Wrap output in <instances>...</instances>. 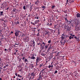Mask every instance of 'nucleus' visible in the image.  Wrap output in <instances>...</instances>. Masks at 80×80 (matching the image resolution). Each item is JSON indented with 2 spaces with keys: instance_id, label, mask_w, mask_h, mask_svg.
Returning a JSON list of instances; mask_svg holds the SVG:
<instances>
[{
  "instance_id": "2f4dec72",
  "label": "nucleus",
  "mask_w": 80,
  "mask_h": 80,
  "mask_svg": "<svg viewBox=\"0 0 80 80\" xmlns=\"http://www.w3.org/2000/svg\"><path fill=\"white\" fill-rule=\"evenodd\" d=\"M32 10V6H31V7L30 8V11H31Z\"/></svg>"
},
{
  "instance_id": "aec40b11",
  "label": "nucleus",
  "mask_w": 80,
  "mask_h": 80,
  "mask_svg": "<svg viewBox=\"0 0 80 80\" xmlns=\"http://www.w3.org/2000/svg\"><path fill=\"white\" fill-rule=\"evenodd\" d=\"M31 59H32L33 60H34V59H35V57L34 56H32L31 58Z\"/></svg>"
},
{
  "instance_id": "b1692460",
  "label": "nucleus",
  "mask_w": 80,
  "mask_h": 80,
  "mask_svg": "<svg viewBox=\"0 0 80 80\" xmlns=\"http://www.w3.org/2000/svg\"><path fill=\"white\" fill-rule=\"evenodd\" d=\"M1 6L3 8H4L5 7V4H2L1 5Z\"/></svg>"
},
{
  "instance_id": "20e7f679",
  "label": "nucleus",
  "mask_w": 80,
  "mask_h": 80,
  "mask_svg": "<svg viewBox=\"0 0 80 80\" xmlns=\"http://www.w3.org/2000/svg\"><path fill=\"white\" fill-rule=\"evenodd\" d=\"M20 31L19 30H16L15 31V36L16 37H18V35H20Z\"/></svg>"
},
{
  "instance_id": "c85d7f7f",
  "label": "nucleus",
  "mask_w": 80,
  "mask_h": 80,
  "mask_svg": "<svg viewBox=\"0 0 80 80\" xmlns=\"http://www.w3.org/2000/svg\"><path fill=\"white\" fill-rule=\"evenodd\" d=\"M45 49H47V48H48V45H45Z\"/></svg>"
},
{
  "instance_id": "3c124183",
  "label": "nucleus",
  "mask_w": 80,
  "mask_h": 80,
  "mask_svg": "<svg viewBox=\"0 0 80 80\" xmlns=\"http://www.w3.org/2000/svg\"><path fill=\"white\" fill-rule=\"evenodd\" d=\"M40 29H38V32H40Z\"/></svg>"
},
{
  "instance_id": "6e6d98bb",
  "label": "nucleus",
  "mask_w": 80,
  "mask_h": 80,
  "mask_svg": "<svg viewBox=\"0 0 80 80\" xmlns=\"http://www.w3.org/2000/svg\"><path fill=\"white\" fill-rule=\"evenodd\" d=\"M41 44H40V42H39V43L37 44V45H40Z\"/></svg>"
},
{
  "instance_id": "a19ab883",
  "label": "nucleus",
  "mask_w": 80,
  "mask_h": 80,
  "mask_svg": "<svg viewBox=\"0 0 80 80\" xmlns=\"http://www.w3.org/2000/svg\"><path fill=\"white\" fill-rule=\"evenodd\" d=\"M44 72H45V69H43L42 73H44Z\"/></svg>"
},
{
  "instance_id": "412c9836",
  "label": "nucleus",
  "mask_w": 80,
  "mask_h": 80,
  "mask_svg": "<svg viewBox=\"0 0 80 80\" xmlns=\"http://www.w3.org/2000/svg\"><path fill=\"white\" fill-rule=\"evenodd\" d=\"M40 46H41L42 47V49H44V46H43V45H42V44H41L40 45Z\"/></svg>"
},
{
  "instance_id": "473e14b6",
  "label": "nucleus",
  "mask_w": 80,
  "mask_h": 80,
  "mask_svg": "<svg viewBox=\"0 0 80 80\" xmlns=\"http://www.w3.org/2000/svg\"><path fill=\"white\" fill-rule=\"evenodd\" d=\"M0 28H1V27L0 26V35H2V31L0 30Z\"/></svg>"
},
{
  "instance_id": "a18cd8bd",
  "label": "nucleus",
  "mask_w": 80,
  "mask_h": 80,
  "mask_svg": "<svg viewBox=\"0 0 80 80\" xmlns=\"http://www.w3.org/2000/svg\"><path fill=\"white\" fill-rule=\"evenodd\" d=\"M56 73H57V71H55L54 72V74H56Z\"/></svg>"
},
{
  "instance_id": "5701e85b",
  "label": "nucleus",
  "mask_w": 80,
  "mask_h": 80,
  "mask_svg": "<svg viewBox=\"0 0 80 80\" xmlns=\"http://www.w3.org/2000/svg\"><path fill=\"white\" fill-rule=\"evenodd\" d=\"M36 36H37V37H39V36H40V32H38V34L36 35Z\"/></svg>"
},
{
  "instance_id": "864d4df0",
  "label": "nucleus",
  "mask_w": 80,
  "mask_h": 80,
  "mask_svg": "<svg viewBox=\"0 0 80 80\" xmlns=\"http://www.w3.org/2000/svg\"><path fill=\"white\" fill-rule=\"evenodd\" d=\"M22 37H25V35L24 34H23L22 35Z\"/></svg>"
},
{
  "instance_id": "0e129e2a",
  "label": "nucleus",
  "mask_w": 80,
  "mask_h": 80,
  "mask_svg": "<svg viewBox=\"0 0 80 80\" xmlns=\"http://www.w3.org/2000/svg\"><path fill=\"white\" fill-rule=\"evenodd\" d=\"M7 67V66H5L3 67L4 68H6Z\"/></svg>"
},
{
  "instance_id": "4468645a",
  "label": "nucleus",
  "mask_w": 80,
  "mask_h": 80,
  "mask_svg": "<svg viewBox=\"0 0 80 80\" xmlns=\"http://www.w3.org/2000/svg\"><path fill=\"white\" fill-rule=\"evenodd\" d=\"M74 38H75V39H76V40L77 41H79L78 38H77L76 36H75L74 37Z\"/></svg>"
},
{
  "instance_id": "37998d69",
  "label": "nucleus",
  "mask_w": 80,
  "mask_h": 80,
  "mask_svg": "<svg viewBox=\"0 0 80 80\" xmlns=\"http://www.w3.org/2000/svg\"><path fill=\"white\" fill-rule=\"evenodd\" d=\"M23 79V77L21 78V79H19V80H22Z\"/></svg>"
},
{
  "instance_id": "79ce46f5",
  "label": "nucleus",
  "mask_w": 80,
  "mask_h": 80,
  "mask_svg": "<svg viewBox=\"0 0 80 80\" xmlns=\"http://www.w3.org/2000/svg\"><path fill=\"white\" fill-rule=\"evenodd\" d=\"M13 12H15L16 11V9H15V8H14L13 9Z\"/></svg>"
},
{
  "instance_id": "052dcab7",
  "label": "nucleus",
  "mask_w": 80,
  "mask_h": 80,
  "mask_svg": "<svg viewBox=\"0 0 80 80\" xmlns=\"http://www.w3.org/2000/svg\"><path fill=\"white\" fill-rule=\"evenodd\" d=\"M38 8H38V7H36L35 9H38Z\"/></svg>"
},
{
  "instance_id": "5fc2aeb1",
  "label": "nucleus",
  "mask_w": 80,
  "mask_h": 80,
  "mask_svg": "<svg viewBox=\"0 0 80 80\" xmlns=\"http://www.w3.org/2000/svg\"><path fill=\"white\" fill-rule=\"evenodd\" d=\"M17 24H19V21H18L17 22Z\"/></svg>"
},
{
  "instance_id": "4d7b16f0",
  "label": "nucleus",
  "mask_w": 80,
  "mask_h": 80,
  "mask_svg": "<svg viewBox=\"0 0 80 80\" xmlns=\"http://www.w3.org/2000/svg\"><path fill=\"white\" fill-rule=\"evenodd\" d=\"M6 26H7V25H6V24H4V27H6Z\"/></svg>"
},
{
  "instance_id": "4be33fe9",
  "label": "nucleus",
  "mask_w": 80,
  "mask_h": 80,
  "mask_svg": "<svg viewBox=\"0 0 80 80\" xmlns=\"http://www.w3.org/2000/svg\"><path fill=\"white\" fill-rule=\"evenodd\" d=\"M24 62H28V60L27 59H25V60H24Z\"/></svg>"
},
{
  "instance_id": "39448f33",
  "label": "nucleus",
  "mask_w": 80,
  "mask_h": 80,
  "mask_svg": "<svg viewBox=\"0 0 80 80\" xmlns=\"http://www.w3.org/2000/svg\"><path fill=\"white\" fill-rule=\"evenodd\" d=\"M37 72L34 71L31 74V77H33L32 78H34V77H35V75H36V73Z\"/></svg>"
},
{
  "instance_id": "72a5a7b5",
  "label": "nucleus",
  "mask_w": 80,
  "mask_h": 80,
  "mask_svg": "<svg viewBox=\"0 0 80 80\" xmlns=\"http://www.w3.org/2000/svg\"><path fill=\"white\" fill-rule=\"evenodd\" d=\"M51 42H52V41L50 40H49L48 42V43H51Z\"/></svg>"
},
{
  "instance_id": "680f3d73",
  "label": "nucleus",
  "mask_w": 80,
  "mask_h": 80,
  "mask_svg": "<svg viewBox=\"0 0 80 80\" xmlns=\"http://www.w3.org/2000/svg\"><path fill=\"white\" fill-rule=\"evenodd\" d=\"M67 3H68V0H67L66 4H67Z\"/></svg>"
},
{
  "instance_id": "ddd939ff",
  "label": "nucleus",
  "mask_w": 80,
  "mask_h": 80,
  "mask_svg": "<svg viewBox=\"0 0 80 80\" xmlns=\"http://www.w3.org/2000/svg\"><path fill=\"white\" fill-rule=\"evenodd\" d=\"M76 16L77 17L79 18L80 17V13H78L76 14Z\"/></svg>"
},
{
  "instance_id": "603ef678",
  "label": "nucleus",
  "mask_w": 80,
  "mask_h": 80,
  "mask_svg": "<svg viewBox=\"0 0 80 80\" xmlns=\"http://www.w3.org/2000/svg\"><path fill=\"white\" fill-rule=\"evenodd\" d=\"M15 75L16 76H17V75H18V74H17V73L16 72V73H15Z\"/></svg>"
},
{
  "instance_id": "7c9ffc66",
  "label": "nucleus",
  "mask_w": 80,
  "mask_h": 80,
  "mask_svg": "<svg viewBox=\"0 0 80 80\" xmlns=\"http://www.w3.org/2000/svg\"><path fill=\"white\" fill-rule=\"evenodd\" d=\"M24 10H25L26 9V8H25V6L24 5L23 7Z\"/></svg>"
},
{
  "instance_id": "e2e57ef3",
  "label": "nucleus",
  "mask_w": 80,
  "mask_h": 80,
  "mask_svg": "<svg viewBox=\"0 0 80 80\" xmlns=\"http://www.w3.org/2000/svg\"><path fill=\"white\" fill-rule=\"evenodd\" d=\"M33 29H34V30H36V29H37V28H33Z\"/></svg>"
},
{
  "instance_id": "58836bf2",
  "label": "nucleus",
  "mask_w": 80,
  "mask_h": 80,
  "mask_svg": "<svg viewBox=\"0 0 80 80\" xmlns=\"http://www.w3.org/2000/svg\"><path fill=\"white\" fill-rule=\"evenodd\" d=\"M25 57H23V58H22V60L23 61H24V60H25Z\"/></svg>"
},
{
  "instance_id": "c9c22d12",
  "label": "nucleus",
  "mask_w": 80,
  "mask_h": 80,
  "mask_svg": "<svg viewBox=\"0 0 80 80\" xmlns=\"http://www.w3.org/2000/svg\"><path fill=\"white\" fill-rule=\"evenodd\" d=\"M41 55H42V56H45V54L43 52H42L41 53Z\"/></svg>"
},
{
  "instance_id": "1a4fd4ad",
  "label": "nucleus",
  "mask_w": 80,
  "mask_h": 80,
  "mask_svg": "<svg viewBox=\"0 0 80 80\" xmlns=\"http://www.w3.org/2000/svg\"><path fill=\"white\" fill-rule=\"evenodd\" d=\"M68 25H68V24L65 23V25L64 26V28H65V29H66V28H67L68 27Z\"/></svg>"
},
{
  "instance_id": "2eb2a0df",
  "label": "nucleus",
  "mask_w": 80,
  "mask_h": 80,
  "mask_svg": "<svg viewBox=\"0 0 80 80\" xmlns=\"http://www.w3.org/2000/svg\"><path fill=\"white\" fill-rule=\"evenodd\" d=\"M30 67L31 68H33V67H34V66H33V64H30Z\"/></svg>"
},
{
  "instance_id": "49530a36",
  "label": "nucleus",
  "mask_w": 80,
  "mask_h": 80,
  "mask_svg": "<svg viewBox=\"0 0 80 80\" xmlns=\"http://www.w3.org/2000/svg\"><path fill=\"white\" fill-rule=\"evenodd\" d=\"M18 50H16L15 51V52L17 53H18Z\"/></svg>"
},
{
  "instance_id": "bb28decb",
  "label": "nucleus",
  "mask_w": 80,
  "mask_h": 80,
  "mask_svg": "<svg viewBox=\"0 0 80 80\" xmlns=\"http://www.w3.org/2000/svg\"><path fill=\"white\" fill-rule=\"evenodd\" d=\"M64 19L66 21H67V22H68V19H67V18H65Z\"/></svg>"
},
{
  "instance_id": "a211bd4d",
  "label": "nucleus",
  "mask_w": 80,
  "mask_h": 80,
  "mask_svg": "<svg viewBox=\"0 0 80 80\" xmlns=\"http://www.w3.org/2000/svg\"><path fill=\"white\" fill-rule=\"evenodd\" d=\"M18 45V44L17 43H15L13 46H14V47H18L17 46Z\"/></svg>"
},
{
  "instance_id": "bf43d9fd",
  "label": "nucleus",
  "mask_w": 80,
  "mask_h": 80,
  "mask_svg": "<svg viewBox=\"0 0 80 80\" xmlns=\"http://www.w3.org/2000/svg\"><path fill=\"white\" fill-rule=\"evenodd\" d=\"M35 18L36 19H38V17L37 18V17H35Z\"/></svg>"
},
{
  "instance_id": "f257e3e1",
  "label": "nucleus",
  "mask_w": 80,
  "mask_h": 80,
  "mask_svg": "<svg viewBox=\"0 0 80 80\" xmlns=\"http://www.w3.org/2000/svg\"><path fill=\"white\" fill-rule=\"evenodd\" d=\"M65 38V35L64 34H62V35L61 37V40L60 41V43H61V44L62 45H65V43H66V41L65 40H63V39Z\"/></svg>"
},
{
  "instance_id": "a878e982",
  "label": "nucleus",
  "mask_w": 80,
  "mask_h": 80,
  "mask_svg": "<svg viewBox=\"0 0 80 80\" xmlns=\"http://www.w3.org/2000/svg\"><path fill=\"white\" fill-rule=\"evenodd\" d=\"M18 77H19L20 78H22L23 77L22 76H20L19 75H18Z\"/></svg>"
},
{
  "instance_id": "09e8293b",
  "label": "nucleus",
  "mask_w": 80,
  "mask_h": 80,
  "mask_svg": "<svg viewBox=\"0 0 80 80\" xmlns=\"http://www.w3.org/2000/svg\"><path fill=\"white\" fill-rule=\"evenodd\" d=\"M58 34H60V30H59V29H58Z\"/></svg>"
},
{
  "instance_id": "9d476101",
  "label": "nucleus",
  "mask_w": 80,
  "mask_h": 80,
  "mask_svg": "<svg viewBox=\"0 0 80 80\" xmlns=\"http://www.w3.org/2000/svg\"><path fill=\"white\" fill-rule=\"evenodd\" d=\"M0 16H3L4 15L3 14V11H0Z\"/></svg>"
},
{
  "instance_id": "c03bdc74",
  "label": "nucleus",
  "mask_w": 80,
  "mask_h": 80,
  "mask_svg": "<svg viewBox=\"0 0 80 80\" xmlns=\"http://www.w3.org/2000/svg\"><path fill=\"white\" fill-rule=\"evenodd\" d=\"M32 44H35V41H34V40H33L32 41Z\"/></svg>"
},
{
  "instance_id": "e433bc0d",
  "label": "nucleus",
  "mask_w": 80,
  "mask_h": 80,
  "mask_svg": "<svg viewBox=\"0 0 80 80\" xmlns=\"http://www.w3.org/2000/svg\"><path fill=\"white\" fill-rule=\"evenodd\" d=\"M72 36H70L69 38V39L71 40V39H72Z\"/></svg>"
},
{
  "instance_id": "6ab92c4d",
  "label": "nucleus",
  "mask_w": 80,
  "mask_h": 80,
  "mask_svg": "<svg viewBox=\"0 0 80 80\" xmlns=\"http://www.w3.org/2000/svg\"><path fill=\"white\" fill-rule=\"evenodd\" d=\"M74 75L75 77H76L77 75V73L76 72H74Z\"/></svg>"
},
{
  "instance_id": "f8f14e48",
  "label": "nucleus",
  "mask_w": 80,
  "mask_h": 80,
  "mask_svg": "<svg viewBox=\"0 0 80 80\" xmlns=\"http://www.w3.org/2000/svg\"><path fill=\"white\" fill-rule=\"evenodd\" d=\"M76 29L77 30H80V26H78L76 27Z\"/></svg>"
},
{
  "instance_id": "8fccbe9b",
  "label": "nucleus",
  "mask_w": 80,
  "mask_h": 80,
  "mask_svg": "<svg viewBox=\"0 0 80 80\" xmlns=\"http://www.w3.org/2000/svg\"><path fill=\"white\" fill-rule=\"evenodd\" d=\"M52 23H51L49 24V26H52Z\"/></svg>"
},
{
  "instance_id": "6e6552de",
  "label": "nucleus",
  "mask_w": 80,
  "mask_h": 80,
  "mask_svg": "<svg viewBox=\"0 0 80 80\" xmlns=\"http://www.w3.org/2000/svg\"><path fill=\"white\" fill-rule=\"evenodd\" d=\"M39 22H40V20H36L35 21V24L36 25V24H37V23H39Z\"/></svg>"
},
{
  "instance_id": "de8ad7c7",
  "label": "nucleus",
  "mask_w": 80,
  "mask_h": 80,
  "mask_svg": "<svg viewBox=\"0 0 80 80\" xmlns=\"http://www.w3.org/2000/svg\"><path fill=\"white\" fill-rule=\"evenodd\" d=\"M55 8V6H52V8H53H53Z\"/></svg>"
},
{
  "instance_id": "dca6fc26",
  "label": "nucleus",
  "mask_w": 80,
  "mask_h": 80,
  "mask_svg": "<svg viewBox=\"0 0 80 80\" xmlns=\"http://www.w3.org/2000/svg\"><path fill=\"white\" fill-rule=\"evenodd\" d=\"M46 44V43H44V42H42V47H45V44Z\"/></svg>"
},
{
  "instance_id": "f3484780",
  "label": "nucleus",
  "mask_w": 80,
  "mask_h": 80,
  "mask_svg": "<svg viewBox=\"0 0 80 80\" xmlns=\"http://www.w3.org/2000/svg\"><path fill=\"white\" fill-rule=\"evenodd\" d=\"M53 65H49L48 67V68H53Z\"/></svg>"
},
{
  "instance_id": "69168bd1",
  "label": "nucleus",
  "mask_w": 80,
  "mask_h": 80,
  "mask_svg": "<svg viewBox=\"0 0 80 80\" xmlns=\"http://www.w3.org/2000/svg\"><path fill=\"white\" fill-rule=\"evenodd\" d=\"M14 55H17V53L15 52V53H14Z\"/></svg>"
},
{
  "instance_id": "423d86ee",
  "label": "nucleus",
  "mask_w": 80,
  "mask_h": 80,
  "mask_svg": "<svg viewBox=\"0 0 80 80\" xmlns=\"http://www.w3.org/2000/svg\"><path fill=\"white\" fill-rule=\"evenodd\" d=\"M67 31H69L71 30V26L70 25H69L66 28Z\"/></svg>"
},
{
  "instance_id": "c756f323",
  "label": "nucleus",
  "mask_w": 80,
  "mask_h": 80,
  "mask_svg": "<svg viewBox=\"0 0 80 80\" xmlns=\"http://www.w3.org/2000/svg\"><path fill=\"white\" fill-rule=\"evenodd\" d=\"M3 21H4V20L2 19H0V23L1 22H3Z\"/></svg>"
},
{
  "instance_id": "f704fd0d",
  "label": "nucleus",
  "mask_w": 80,
  "mask_h": 80,
  "mask_svg": "<svg viewBox=\"0 0 80 80\" xmlns=\"http://www.w3.org/2000/svg\"><path fill=\"white\" fill-rule=\"evenodd\" d=\"M74 2V1L72 0L71 2H69L70 3H73Z\"/></svg>"
},
{
  "instance_id": "9b49d317",
  "label": "nucleus",
  "mask_w": 80,
  "mask_h": 80,
  "mask_svg": "<svg viewBox=\"0 0 80 80\" xmlns=\"http://www.w3.org/2000/svg\"><path fill=\"white\" fill-rule=\"evenodd\" d=\"M41 72L40 73H39V79L40 78H42V75H41V73H42V71H41Z\"/></svg>"
},
{
  "instance_id": "338daca9",
  "label": "nucleus",
  "mask_w": 80,
  "mask_h": 80,
  "mask_svg": "<svg viewBox=\"0 0 80 80\" xmlns=\"http://www.w3.org/2000/svg\"><path fill=\"white\" fill-rule=\"evenodd\" d=\"M8 64H6V67H8Z\"/></svg>"
},
{
  "instance_id": "f03ea898",
  "label": "nucleus",
  "mask_w": 80,
  "mask_h": 80,
  "mask_svg": "<svg viewBox=\"0 0 80 80\" xmlns=\"http://www.w3.org/2000/svg\"><path fill=\"white\" fill-rule=\"evenodd\" d=\"M80 21L79 20V19H76L75 20V23H74V25H72V26H73V27H75V26L77 27V25H78L80 24Z\"/></svg>"
},
{
  "instance_id": "7ed1b4c3",
  "label": "nucleus",
  "mask_w": 80,
  "mask_h": 80,
  "mask_svg": "<svg viewBox=\"0 0 80 80\" xmlns=\"http://www.w3.org/2000/svg\"><path fill=\"white\" fill-rule=\"evenodd\" d=\"M37 59H36V64L38 65V64H39L40 61L42 60V59H41L39 57H37Z\"/></svg>"
},
{
  "instance_id": "ea45409f",
  "label": "nucleus",
  "mask_w": 80,
  "mask_h": 80,
  "mask_svg": "<svg viewBox=\"0 0 80 80\" xmlns=\"http://www.w3.org/2000/svg\"><path fill=\"white\" fill-rule=\"evenodd\" d=\"M42 65H43V64H41L39 66V68H41V67L42 66Z\"/></svg>"
},
{
  "instance_id": "4c0bfd02",
  "label": "nucleus",
  "mask_w": 80,
  "mask_h": 80,
  "mask_svg": "<svg viewBox=\"0 0 80 80\" xmlns=\"http://www.w3.org/2000/svg\"><path fill=\"white\" fill-rule=\"evenodd\" d=\"M67 22L68 23H72V22L70 21H68Z\"/></svg>"
},
{
  "instance_id": "cd10ccee",
  "label": "nucleus",
  "mask_w": 80,
  "mask_h": 80,
  "mask_svg": "<svg viewBox=\"0 0 80 80\" xmlns=\"http://www.w3.org/2000/svg\"><path fill=\"white\" fill-rule=\"evenodd\" d=\"M45 7H46V6H43L42 7V8H43L44 9H45Z\"/></svg>"
},
{
  "instance_id": "774afa93",
  "label": "nucleus",
  "mask_w": 80,
  "mask_h": 80,
  "mask_svg": "<svg viewBox=\"0 0 80 80\" xmlns=\"http://www.w3.org/2000/svg\"><path fill=\"white\" fill-rule=\"evenodd\" d=\"M52 53H54V52L53 51V50L52 51Z\"/></svg>"
},
{
  "instance_id": "13d9d810",
  "label": "nucleus",
  "mask_w": 80,
  "mask_h": 80,
  "mask_svg": "<svg viewBox=\"0 0 80 80\" xmlns=\"http://www.w3.org/2000/svg\"><path fill=\"white\" fill-rule=\"evenodd\" d=\"M47 25H48L49 26V23L48 22L47 23Z\"/></svg>"
},
{
  "instance_id": "393cba45",
  "label": "nucleus",
  "mask_w": 80,
  "mask_h": 80,
  "mask_svg": "<svg viewBox=\"0 0 80 80\" xmlns=\"http://www.w3.org/2000/svg\"><path fill=\"white\" fill-rule=\"evenodd\" d=\"M50 49H51V47L50 46V47L48 49V52H49Z\"/></svg>"
},
{
  "instance_id": "0eeeda50",
  "label": "nucleus",
  "mask_w": 80,
  "mask_h": 80,
  "mask_svg": "<svg viewBox=\"0 0 80 80\" xmlns=\"http://www.w3.org/2000/svg\"><path fill=\"white\" fill-rule=\"evenodd\" d=\"M39 3H40V2L38 0H37L35 2V5H38V4H39Z\"/></svg>"
}]
</instances>
